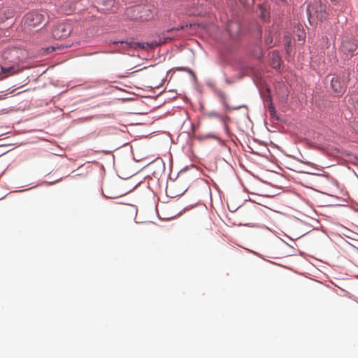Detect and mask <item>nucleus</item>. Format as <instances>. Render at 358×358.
<instances>
[{"instance_id":"20","label":"nucleus","mask_w":358,"mask_h":358,"mask_svg":"<svg viewBox=\"0 0 358 358\" xmlns=\"http://www.w3.org/2000/svg\"><path fill=\"white\" fill-rule=\"evenodd\" d=\"M52 51L55 50V48L53 47L51 48Z\"/></svg>"},{"instance_id":"4","label":"nucleus","mask_w":358,"mask_h":358,"mask_svg":"<svg viewBox=\"0 0 358 358\" xmlns=\"http://www.w3.org/2000/svg\"><path fill=\"white\" fill-rule=\"evenodd\" d=\"M24 20V24L29 28L41 27L46 24V22L43 24L45 20L44 13L38 10H31L27 13Z\"/></svg>"},{"instance_id":"1","label":"nucleus","mask_w":358,"mask_h":358,"mask_svg":"<svg viewBox=\"0 0 358 358\" xmlns=\"http://www.w3.org/2000/svg\"><path fill=\"white\" fill-rule=\"evenodd\" d=\"M156 13L155 8L152 5L139 4L127 8L126 16L131 20L144 22L152 19Z\"/></svg>"},{"instance_id":"5","label":"nucleus","mask_w":358,"mask_h":358,"mask_svg":"<svg viewBox=\"0 0 358 358\" xmlns=\"http://www.w3.org/2000/svg\"><path fill=\"white\" fill-rule=\"evenodd\" d=\"M339 50L345 55V58L351 57L357 50L356 40L352 37L344 36L341 41Z\"/></svg>"},{"instance_id":"9","label":"nucleus","mask_w":358,"mask_h":358,"mask_svg":"<svg viewBox=\"0 0 358 358\" xmlns=\"http://www.w3.org/2000/svg\"><path fill=\"white\" fill-rule=\"evenodd\" d=\"M15 67L9 66V67H2L0 66V79H3L7 76V75H13L15 72Z\"/></svg>"},{"instance_id":"11","label":"nucleus","mask_w":358,"mask_h":358,"mask_svg":"<svg viewBox=\"0 0 358 358\" xmlns=\"http://www.w3.org/2000/svg\"><path fill=\"white\" fill-rule=\"evenodd\" d=\"M259 8L260 10V17L264 20H267L269 15L268 11L262 5L259 6Z\"/></svg>"},{"instance_id":"15","label":"nucleus","mask_w":358,"mask_h":358,"mask_svg":"<svg viewBox=\"0 0 358 358\" xmlns=\"http://www.w3.org/2000/svg\"><path fill=\"white\" fill-rule=\"evenodd\" d=\"M185 13L189 15H195L196 14L195 10L192 8H185Z\"/></svg>"},{"instance_id":"2","label":"nucleus","mask_w":358,"mask_h":358,"mask_svg":"<svg viewBox=\"0 0 358 358\" xmlns=\"http://www.w3.org/2000/svg\"><path fill=\"white\" fill-rule=\"evenodd\" d=\"M27 56L26 50L15 47L6 49L2 54L3 59L8 64H13L10 66H14L15 72L13 74L20 71L17 64L20 62L24 60Z\"/></svg>"},{"instance_id":"16","label":"nucleus","mask_w":358,"mask_h":358,"mask_svg":"<svg viewBox=\"0 0 358 358\" xmlns=\"http://www.w3.org/2000/svg\"><path fill=\"white\" fill-rule=\"evenodd\" d=\"M268 112L270 113L272 117H274L275 116V110L274 107L270 106L268 108Z\"/></svg>"},{"instance_id":"10","label":"nucleus","mask_w":358,"mask_h":358,"mask_svg":"<svg viewBox=\"0 0 358 358\" xmlns=\"http://www.w3.org/2000/svg\"><path fill=\"white\" fill-rule=\"evenodd\" d=\"M96 2L103 6V9L109 10L114 4V0H95Z\"/></svg>"},{"instance_id":"8","label":"nucleus","mask_w":358,"mask_h":358,"mask_svg":"<svg viewBox=\"0 0 358 358\" xmlns=\"http://www.w3.org/2000/svg\"><path fill=\"white\" fill-rule=\"evenodd\" d=\"M331 87L336 93H343L346 86L338 77H333L331 80Z\"/></svg>"},{"instance_id":"21","label":"nucleus","mask_w":358,"mask_h":358,"mask_svg":"<svg viewBox=\"0 0 358 358\" xmlns=\"http://www.w3.org/2000/svg\"><path fill=\"white\" fill-rule=\"evenodd\" d=\"M331 2H334V1H335V0H331Z\"/></svg>"},{"instance_id":"22","label":"nucleus","mask_w":358,"mask_h":358,"mask_svg":"<svg viewBox=\"0 0 358 358\" xmlns=\"http://www.w3.org/2000/svg\"><path fill=\"white\" fill-rule=\"evenodd\" d=\"M357 69H358V64H357Z\"/></svg>"},{"instance_id":"7","label":"nucleus","mask_w":358,"mask_h":358,"mask_svg":"<svg viewBox=\"0 0 358 358\" xmlns=\"http://www.w3.org/2000/svg\"><path fill=\"white\" fill-rule=\"evenodd\" d=\"M192 27V24H185L180 25L178 27H173L172 29L166 30V31L163 32L161 36L159 37V41L158 43V45L164 44V43H166L168 41L172 40L173 38V36H171L170 33L176 32L179 30H183L185 28Z\"/></svg>"},{"instance_id":"3","label":"nucleus","mask_w":358,"mask_h":358,"mask_svg":"<svg viewBox=\"0 0 358 358\" xmlns=\"http://www.w3.org/2000/svg\"><path fill=\"white\" fill-rule=\"evenodd\" d=\"M307 13L310 23L315 20L322 21L326 20L329 15L327 11L326 5L320 0H314L307 6Z\"/></svg>"},{"instance_id":"19","label":"nucleus","mask_w":358,"mask_h":358,"mask_svg":"<svg viewBox=\"0 0 358 358\" xmlns=\"http://www.w3.org/2000/svg\"><path fill=\"white\" fill-rule=\"evenodd\" d=\"M73 8H70V9H69V11H73Z\"/></svg>"},{"instance_id":"12","label":"nucleus","mask_w":358,"mask_h":358,"mask_svg":"<svg viewBox=\"0 0 358 358\" xmlns=\"http://www.w3.org/2000/svg\"><path fill=\"white\" fill-rule=\"evenodd\" d=\"M264 42L269 48L273 45V38L270 31L265 35Z\"/></svg>"},{"instance_id":"14","label":"nucleus","mask_w":358,"mask_h":358,"mask_svg":"<svg viewBox=\"0 0 358 358\" xmlns=\"http://www.w3.org/2000/svg\"><path fill=\"white\" fill-rule=\"evenodd\" d=\"M273 56L274 57V58H273V60H274L273 64L275 65V67L279 66H280V59H279L278 56V55H275L274 54L273 55Z\"/></svg>"},{"instance_id":"6","label":"nucleus","mask_w":358,"mask_h":358,"mask_svg":"<svg viewBox=\"0 0 358 358\" xmlns=\"http://www.w3.org/2000/svg\"><path fill=\"white\" fill-rule=\"evenodd\" d=\"M71 32V24L67 22H62L54 26L52 30V36L56 40H62L69 37Z\"/></svg>"},{"instance_id":"13","label":"nucleus","mask_w":358,"mask_h":358,"mask_svg":"<svg viewBox=\"0 0 358 358\" xmlns=\"http://www.w3.org/2000/svg\"><path fill=\"white\" fill-rule=\"evenodd\" d=\"M350 73L349 71H345L342 77V83L346 86L347 83L350 80Z\"/></svg>"},{"instance_id":"17","label":"nucleus","mask_w":358,"mask_h":358,"mask_svg":"<svg viewBox=\"0 0 358 358\" xmlns=\"http://www.w3.org/2000/svg\"><path fill=\"white\" fill-rule=\"evenodd\" d=\"M352 127L354 129V130L358 132V120L354 121L352 122Z\"/></svg>"},{"instance_id":"18","label":"nucleus","mask_w":358,"mask_h":358,"mask_svg":"<svg viewBox=\"0 0 358 358\" xmlns=\"http://www.w3.org/2000/svg\"><path fill=\"white\" fill-rule=\"evenodd\" d=\"M242 4L246 6L248 3V0H238Z\"/></svg>"}]
</instances>
